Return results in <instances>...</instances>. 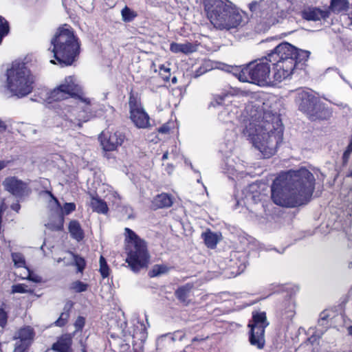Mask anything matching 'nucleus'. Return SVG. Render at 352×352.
<instances>
[{"label": "nucleus", "instance_id": "nucleus-37", "mask_svg": "<svg viewBox=\"0 0 352 352\" xmlns=\"http://www.w3.org/2000/svg\"><path fill=\"white\" fill-rule=\"evenodd\" d=\"M12 258L16 267L21 268L25 266L24 256L20 253H12Z\"/></svg>", "mask_w": 352, "mask_h": 352}, {"label": "nucleus", "instance_id": "nucleus-25", "mask_svg": "<svg viewBox=\"0 0 352 352\" xmlns=\"http://www.w3.org/2000/svg\"><path fill=\"white\" fill-rule=\"evenodd\" d=\"M221 234L212 232L210 230L202 234V238L208 248H214L221 239Z\"/></svg>", "mask_w": 352, "mask_h": 352}, {"label": "nucleus", "instance_id": "nucleus-18", "mask_svg": "<svg viewBox=\"0 0 352 352\" xmlns=\"http://www.w3.org/2000/svg\"><path fill=\"white\" fill-rule=\"evenodd\" d=\"M100 143L104 151H112L122 144L125 139L124 135L120 131L102 133L100 137Z\"/></svg>", "mask_w": 352, "mask_h": 352}, {"label": "nucleus", "instance_id": "nucleus-35", "mask_svg": "<svg viewBox=\"0 0 352 352\" xmlns=\"http://www.w3.org/2000/svg\"><path fill=\"white\" fill-rule=\"evenodd\" d=\"M22 272L19 273V276L22 279H29L35 283L41 281L38 276H32L30 270L26 266L22 267Z\"/></svg>", "mask_w": 352, "mask_h": 352}, {"label": "nucleus", "instance_id": "nucleus-11", "mask_svg": "<svg viewBox=\"0 0 352 352\" xmlns=\"http://www.w3.org/2000/svg\"><path fill=\"white\" fill-rule=\"evenodd\" d=\"M51 197L50 202L52 208H56L58 210L57 214L50 220L47 224L46 227L52 230H60L63 226L64 215H67L76 210V205L74 203H66L63 208L58 203V201L55 198L53 195L50 192H46Z\"/></svg>", "mask_w": 352, "mask_h": 352}, {"label": "nucleus", "instance_id": "nucleus-9", "mask_svg": "<svg viewBox=\"0 0 352 352\" xmlns=\"http://www.w3.org/2000/svg\"><path fill=\"white\" fill-rule=\"evenodd\" d=\"M93 100L89 98V104L74 100L71 104L61 108L60 116L65 121L70 123L71 127H82L83 123L90 120L94 116L91 107Z\"/></svg>", "mask_w": 352, "mask_h": 352}, {"label": "nucleus", "instance_id": "nucleus-1", "mask_svg": "<svg viewBox=\"0 0 352 352\" xmlns=\"http://www.w3.org/2000/svg\"><path fill=\"white\" fill-rule=\"evenodd\" d=\"M265 96L261 93L250 94V100L245 107L248 122L243 130V135L264 158L275 154L277 146L282 142L283 129L278 118L270 122Z\"/></svg>", "mask_w": 352, "mask_h": 352}, {"label": "nucleus", "instance_id": "nucleus-40", "mask_svg": "<svg viewBox=\"0 0 352 352\" xmlns=\"http://www.w3.org/2000/svg\"><path fill=\"white\" fill-rule=\"evenodd\" d=\"M88 285L80 280L72 283L71 288L76 292H82L87 289Z\"/></svg>", "mask_w": 352, "mask_h": 352}, {"label": "nucleus", "instance_id": "nucleus-30", "mask_svg": "<svg viewBox=\"0 0 352 352\" xmlns=\"http://www.w3.org/2000/svg\"><path fill=\"white\" fill-rule=\"evenodd\" d=\"M192 286L190 285H186L183 287H179L176 292L175 295L177 298L182 302H186L188 294L190 292Z\"/></svg>", "mask_w": 352, "mask_h": 352}, {"label": "nucleus", "instance_id": "nucleus-3", "mask_svg": "<svg viewBox=\"0 0 352 352\" xmlns=\"http://www.w3.org/2000/svg\"><path fill=\"white\" fill-rule=\"evenodd\" d=\"M56 60H51L52 64H60L61 66L71 65L78 56L80 43L74 35L72 28L64 25L59 28L51 40L49 49Z\"/></svg>", "mask_w": 352, "mask_h": 352}, {"label": "nucleus", "instance_id": "nucleus-34", "mask_svg": "<svg viewBox=\"0 0 352 352\" xmlns=\"http://www.w3.org/2000/svg\"><path fill=\"white\" fill-rule=\"evenodd\" d=\"M263 7H264L263 1H261L260 2L252 1V3H250L249 4L250 10L253 14H255L256 15H258V14L260 13V14H259L260 16H263V14L262 13L261 10V8H263Z\"/></svg>", "mask_w": 352, "mask_h": 352}, {"label": "nucleus", "instance_id": "nucleus-23", "mask_svg": "<svg viewBox=\"0 0 352 352\" xmlns=\"http://www.w3.org/2000/svg\"><path fill=\"white\" fill-rule=\"evenodd\" d=\"M240 96H248V93L236 89H230V91L228 93L222 94L218 95L214 102H212V105L215 104H223L226 101L230 102V98L232 97H240ZM232 102V100H230Z\"/></svg>", "mask_w": 352, "mask_h": 352}, {"label": "nucleus", "instance_id": "nucleus-46", "mask_svg": "<svg viewBox=\"0 0 352 352\" xmlns=\"http://www.w3.org/2000/svg\"><path fill=\"white\" fill-rule=\"evenodd\" d=\"M85 325V318L83 317L79 316L77 318L74 326L76 329V331L81 330Z\"/></svg>", "mask_w": 352, "mask_h": 352}, {"label": "nucleus", "instance_id": "nucleus-52", "mask_svg": "<svg viewBox=\"0 0 352 352\" xmlns=\"http://www.w3.org/2000/svg\"><path fill=\"white\" fill-rule=\"evenodd\" d=\"M348 332H349V334L352 336V327H349L348 328Z\"/></svg>", "mask_w": 352, "mask_h": 352}, {"label": "nucleus", "instance_id": "nucleus-16", "mask_svg": "<svg viewBox=\"0 0 352 352\" xmlns=\"http://www.w3.org/2000/svg\"><path fill=\"white\" fill-rule=\"evenodd\" d=\"M34 333L30 327L19 329L13 339L16 340L14 352H25L33 341Z\"/></svg>", "mask_w": 352, "mask_h": 352}, {"label": "nucleus", "instance_id": "nucleus-36", "mask_svg": "<svg viewBox=\"0 0 352 352\" xmlns=\"http://www.w3.org/2000/svg\"><path fill=\"white\" fill-rule=\"evenodd\" d=\"M168 268L164 265H155L149 272L151 277L160 276L168 272Z\"/></svg>", "mask_w": 352, "mask_h": 352}, {"label": "nucleus", "instance_id": "nucleus-13", "mask_svg": "<svg viewBox=\"0 0 352 352\" xmlns=\"http://www.w3.org/2000/svg\"><path fill=\"white\" fill-rule=\"evenodd\" d=\"M273 75L275 84L290 78L296 67L294 59L272 60Z\"/></svg>", "mask_w": 352, "mask_h": 352}, {"label": "nucleus", "instance_id": "nucleus-5", "mask_svg": "<svg viewBox=\"0 0 352 352\" xmlns=\"http://www.w3.org/2000/svg\"><path fill=\"white\" fill-rule=\"evenodd\" d=\"M269 56L263 57L248 64L240 71L235 67L228 66V72H234L241 82H248L260 87H269L275 85L273 72H271Z\"/></svg>", "mask_w": 352, "mask_h": 352}, {"label": "nucleus", "instance_id": "nucleus-49", "mask_svg": "<svg viewBox=\"0 0 352 352\" xmlns=\"http://www.w3.org/2000/svg\"><path fill=\"white\" fill-rule=\"evenodd\" d=\"M10 163V161L9 160H1L0 161V170L6 168L9 164Z\"/></svg>", "mask_w": 352, "mask_h": 352}, {"label": "nucleus", "instance_id": "nucleus-48", "mask_svg": "<svg viewBox=\"0 0 352 352\" xmlns=\"http://www.w3.org/2000/svg\"><path fill=\"white\" fill-rule=\"evenodd\" d=\"M170 131V128L168 125L164 124L158 129V131L161 133H167Z\"/></svg>", "mask_w": 352, "mask_h": 352}, {"label": "nucleus", "instance_id": "nucleus-24", "mask_svg": "<svg viewBox=\"0 0 352 352\" xmlns=\"http://www.w3.org/2000/svg\"><path fill=\"white\" fill-rule=\"evenodd\" d=\"M170 50L173 53L190 54L197 50V47L192 43L186 42L184 43H172Z\"/></svg>", "mask_w": 352, "mask_h": 352}, {"label": "nucleus", "instance_id": "nucleus-17", "mask_svg": "<svg viewBox=\"0 0 352 352\" xmlns=\"http://www.w3.org/2000/svg\"><path fill=\"white\" fill-rule=\"evenodd\" d=\"M296 47L289 43H282L268 54L270 60H286L294 59Z\"/></svg>", "mask_w": 352, "mask_h": 352}, {"label": "nucleus", "instance_id": "nucleus-59", "mask_svg": "<svg viewBox=\"0 0 352 352\" xmlns=\"http://www.w3.org/2000/svg\"><path fill=\"white\" fill-rule=\"evenodd\" d=\"M350 176H351V177H352V171H351V173H350Z\"/></svg>", "mask_w": 352, "mask_h": 352}, {"label": "nucleus", "instance_id": "nucleus-47", "mask_svg": "<svg viewBox=\"0 0 352 352\" xmlns=\"http://www.w3.org/2000/svg\"><path fill=\"white\" fill-rule=\"evenodd\" d=\"M286 316L292 318L294 314V304L293 302H289L288 310L285 311Z\"/></svg>", "mask_w": 352, "mask_h": 352}, {"label": "nucleus", "instance_id": "nucleus-50", "mask_svg": "<svg viewBox=\"0 0 352 352\" xmlns=\"http://www.w3.org/2000/svg\"><path fill=\"white\" fill-rule=\"evenodd\" d=\"M20 208H21V207H20V205H19V204H17V203H16V204H12V205L11 206V208H12L13 210H14V211H16V212H19V210Z\"/></svg>", "mask_w": 352, "mask_h": 352}, {"label": "nucleus", "instance_id": "nucleus-32", "mask_svg": "<svg viewBox=\"0 0 352 352\" xmlns=\"http://www.w3.org/2000/svg\"><path fill=\"white\" fill-rule=\"evenodd\" d=\"M310 56V52L307 50H302L296 48V53H295L294 60L296 61V65L298 63L305 62L308 60Z\"/></svg>", "mask_w": 352, "mask_h": 352}, {"label": "nucleus", "instance_id": "nucleus-8", "mask_svg": "<svg viewBox=\"0 0 352 352\" xmlns=\"http://www.w3.org/2000/svg\"><path fill=\"white\" fill-rule=\"evenodd\" d=\"M72 98L79 102L89 104V98L86 96L83 87L75 76H66L48 94V102L61 101Z\"/></svg>", "mask_w": 352, "mask_h": 352}, {"label": "nucleus", "instance_id": "nucleus-53", "mask_svg": "<svg viewBox=\"0 0 352 352\" xmlns=\"http://www.w3.org/2000/svg\"><path fill=\"white\" fill-rule=\"evenodd\" d=\"M0 128H5V124L1 120H0Z\"/></svg>", "mask_w": 352, "mask_h": 352}, {"label": "nucleus", "instance_id": "nucleus-21", "mask_svg": "<svg viewBox=\"0 0 352 352\" xmlns=\"http://www.w3.org/2000/svg\"><path fill=\"white\" fill-rule=\"evenodd\" d=\"M331 116V110L326 107L324 103L319 101L309 116V119L312 121L328 120L330 119Z\"/></svg>", "mask_w": 352, "mask_h": 352}, {"label": "nucleus", "instance_id": "nucleus-27", "mask_svg": "<svg viewBox=\"0 0 352 352\" xmlns=\"http://www.w3.org/2000/svg\"><path fill=\"white\" fill-rule=\"evenodd\" d=\"M173 204L172 198L166 193L158 195L155 197L153 204L155 208L170 207Z\"/></svg>", "mask_w": 352, "mask_h": 352}, {"label": "nucleus", "instance_id": "nucleus-58", "mask_svg": "<svg viewBox=\"0 0 352 352\" xmlns=\"http://www.w3.org/2000/svg\"><path fill=\"white\" fill-rule=\"evenodd\" d=\"M197 338H193V340H192V341H193V342H194V341H197Z\"/></svg>", "mask_w": 352, "mask_h": 352}, {"label": "nucleus", "instance_id": "nucleus-26", "mask_svg": "<svg viewBox=\"0 0 352 352\" xmlns=\"http://www.w3.org/2000/svg\"><path fill=\"white\" fill-rule=\"evenodd\" d=\"M69 231L71 236L78 241H80L84 237L83 230H82L79 222L76 220L70 221L69 225Z\"/></svg>", "mask_w": 352, "mask_h": 352}, {"label": "nucleus", "instance_id": "nucleus-10", "mask_svg": "<svg viewBox=\"0 0 352 352\" xmlns=\"http://www.w3.org/2000/svg\"><path fill=\"white\" fill-rule=\"evenodd\" d=\"M265 312H253L252 319L248 324L250 328L249 341L251 345L258 349L265 346V329L268 326Z\"/></svg>", "mask_w": 352, "mask_h": 352}, {"label": "nucleus", "instance_id": "nucleus-57", "mask_svg": "<svg viewBox=\"0 0 352 352\" xmlns=\"http://www.w3.org/2000/svg\"><path fill=\"white\" fill-rule=\"evenodd\" d=\"M82 352H86V350H85V347H83V348L82 349Z\"/></svg>", "mask_w": 352, "mask_h": 352}, {"label": "nucleus", "instance_id": "nucleus-44", "mask_svg": "<svg viewBox=\"0 0 352 352\" xmlns=\"http://www.w3.org/2000/svg\"><path fill=\"white\" fill-rule=\"evenodd\" d=\"M8 315L3 309H0V326L3 327L7 324Z\"/></svg>", "mask_w": 352, "mask_h": 352}, {"label": "nucleus", "instance_id": "nucleus-20", "mask_svg": "<svg viewBox=\"0 0 352 352\" xmlns=\"http://www.w3.org/2000/svg\"><path fill=\"white\" fill-rule=\"evenodd\" d=\"M329 16L328 9L322 10L316 7L307 8L302 12V18L307 21H320L327 19Z\"/></svg>", "mask_w": 352, "mask_h": 352}, {"label": "nucleus", "instance_id": "nucleus-45", "mask_svg": "<svg viewBox=\"0 0 352 352\" xmlns=\"http://www.w3.org/2000/svg\"><path fill=\"white\" fill-rule=\"evenodd\" d=\"M352 152V138L350 141L349 144L348 145L346 150L344 151L343 154V160L344 162H346L349 158L350 154Z\"/></svg>", "mask_w": 352, "mask_h": 352}, {"label": "nucleus", "instance_id": "nucleus-39", "mask_svg": "<svg viewBox=\"0 0 352 352\" xmlns=\"http://www.w3.org/2000/svg\"><path fill=\"white\" fill-rule=\"evenodd\" d=\"M100 272L103 278H107L109 274V268L102 256L100 258Z\"/></svg>", "mask_w": 352, "mask_h": 352}, {"label": "nucleus", "instance_id": "nucleus-31", "mask_svg": "<svg viewBox=\"0 0 352 352\" xmlns=\"http://www.w3.org/2000/svg\"><path fill=\"white\" fill-rule=\"evenodd\" d=\"M121 15L124 22H130L137 16V13L129 7L125 6L121 11Z\"/></svg>", "mask_w": 352, "mask_h": 352}, {"label": "nucleus", "instance_id": "nucleus-22", "mask_svg": "<svg viewBox=\"0 0 352 352\" xmlns=\"http://www.w3.org/2000/svg\"><path fill=\"white\" fill-rule=\"evenodd\" d=\"M72 335L65 334L52 345V349L58 352H71Z\"/></svg>", "mask_w": 352, "mask_h": 352}, {"label": "nucleus", "instance_id": "nucleus-42", "mask_svg": "<svg viewBox=\"0 0 352 352\" xmlns=\"http://www.w3.org/2000/svg\"><path fill=\"white\" fill-rule=\"evenodd\" d=\"M160 74L164 80H168L170 76V69L169 67L164 65H160L159 67Z\"/></svg>", "mask_w": 352, "mask_h": 352}, {"label": "nucleus", "instance_id": "nucleus-14", "mask_svg": "<svg viewBox=\"0 0 352 352\" xmlns=\"http://www.w3.org/2000/svg\"><path fill=\"white\" fill-rule=\"evenodd\" d=\"M5 190L16 198H22L30 192L28 183L15 176H10L5 178L2 182Z\"/></svg>", "mask_w": 352, "mask_h": 352}, {"label": "nucleus", "instance_id": "nucleus-38", "mask_svg": "<svg viewBox=\"0 0 352 352\" xmlns=\"http://www.w3.org/2000/svg\"><path fill=\"white\" fill-rule=\"evenodd\" d=\"M9 32V25L8 22L0 16V43L3 36L8 34Z\"/></svg>", "mask_w": 352, "mask_h": 352}, {"label": "nucleus", "instance_id": "nucleus-15", "mask_svg": "<svg viewBox=\"0 0 352 352\" xmlns=\"http://www.w3.org/2000/svg\"><path fill=\"white\" fill-rule=\"evenodd\" d=\"M295 101L298 109L309 118L319 100L311 92L298 89L296 92Z\"/></svg>", "mask_w": 352, "mask_h": 352}, {"label": "nucleus", "instance_id": "nucleus-55", "mask_svg": "<svg viewBox=\"0 0 352 352\" xmlns=\"http://www.w3.org/2000/svg\"><path fill=\"white\" fill-rule=\"evenodd\" d=\"M172 82H174V83L177 82V79H176V78H175V77H174V78L172 79Z\"/></svg>", "mask_w": 352, "mask_h": 352}, {"label": "nucleus", "instance_id": "nucleus-54", "mask_svg": "<svg viewBox=\"0 0 352 352\" xmlns=\"http://www.w3.org/2000/svg\"><path fill=\"white\" fill-rule=\"evenodd\" d=\"M184 333L182 334L179 338V340H182L183 339V338L184 337Z\"/></svg>", "mask_w": 352, "mask_h": 352}, {"label": "nucleus", "instance_id": "nucleus-7", "mask_svg": "<svg viewBox=\"0 0 352 352\" xmlns=\"http://www.w3.org/2000/svg\"><path fill=\"white\" fill-rule=\"evenodd\" d=\"M124 235L128 250L126 261L133 272H138L148 264L149 256L145 242L128 228H125Z\"/></svg>", "mask_w": 352, "mask_h": 352}, {"label": "nucleus", "instance_id": "nucleus-6", "mask_svg": "<svg viewBox=\"0 0 352 352\" xmlns=\"http://www.w3.org/2000/svg\"><path fill=\"white\" fill-rule=\"evenodd\" d=\"M6 77V87L12 95L21 98L32 91L33 77L25 63L13 62Z\"/></svg>", "mask_w": 352, "mask_h": 352}, {"label": "nucleus", "instance_id": "nucleus-28", "mask_svg": "<svg viewBox=\"0 0 352 352\" xmlns=\"http://www.w3.org/2000/svg\"><path fill=\"white\" fill-rule=\"evenodd\" d=\"M90 205L93 210L98 213L107 214L108 212L106 202L98 197H92Z\"/></svg>", "mask_w": 352, "mask_h": 352}, {"label": "nucleus", "instance_id": "nucleus-2", "mask_svg": "<svg viewBox=\"0 0 352 352\" xmlns=\"http://www.w3.org/2000/svg\"><path fill=\"white\" fill-rule=\"evenodd\" d=\"M315 178L306 168L279 175L272 186V199L278 206L293 208L307 203L314 190Z\"/></svg>", "mask_w": 352, "mask_h": 352}, {"label": "nucleus", "instance_id": "nucleus-43", "mask_svg": "<svg viewBox=\"0 0 352 352\" xmlns=\"http://www.w3.org/2000/svg\"><path fill=\"white\" fill-rule=\"evenodd\" d=\"M69 314L68 311L63 312L58 319L55 322V324L58 327H63L66 324L69 318Z\"/></svg>", "mask_w": 352, "mask_h": 352}, {"label": "nucleus", "instance_id": "nucleus-33", "mask_svg": "<svg viewBox=\"0 0 352 352\" xmlns=\"http://www.w3.org/2000/svg\"><path fill=\"white\" fill-rule=\"evenodd\" d=\"M34 292V290L30 287H28L27 285L24 284H16L13 285L12 286V293H19V294H25V293H30L32 294Z\"/></svg>", "mask_w": 352, "mask_h": 352}, {"label": "nucleus", "instance_id": "nucleus-41", "mask_svg": "<svg viewBox=\"0 0 352 352\" xmlns=\"http://www.w3.org/2000/svg\"><path fill=\"white\" fill-rule=\"evenodd\" d=\"M69 254L74 258L75 265L78 268V271L81 272L85 267V259L83 258L78 256L77 255H75L72 253H70Z\"/></svg>", "mask_w": 352, "mask_h": 352}, {"label": "nucleus", "instance_id": "nucleus-29", "mask_svg": "<svg viewBox=\"0 0 352 352\" xmlns=\"http://www.w3.org/2000/svg\"><path fill=\"white\" fill-rule=\"evenodd\" d=\"M349 2L347 0H331L330 8L333 12H340L347 9Z\"/></svg>", "mask_w": 352, "mask_h": 352}, {"label": "nucleus", "instance_id": "nucleus-51", "mask_svg": "<svg viewBox=\"0 0 352 352\" xmlns=\"http://www.w3.org/2000/svg\"><path fill=\"white\" fill-rule=\"evenodd\" d=\"M168 153H167V152H166V153H165L163 155V156H162V159H163V160H166V159H167V158H168Z\"/></svg>", "mask_w": 352, "mask_h": 352}, {"label": "nucleus", "instance_id": "nucleus-56", "mask_svg": "<svg viewBox=\"0 0 352 352\" xmlns=\"http://www.w3.org/2000/svg\"><path fill=\"white\" fill-rule=\"evenodd\" d=\"M61 261H62V259H61V258H58V259L57 260V263H60Z\"/></svg>", "mask_w": 352, "mask_h": 352}, {"label": "nucleus", "instance_id": "nucleus-19", "mask_svg": "<svg viewBox=\"0 0 352 352\" xmlns=\"http://www.w3.org/2000/svg\"><path fill=\"white\" fill-rule=\"evenodd\" d=\"M265 185L260 183H253L249 185L244 191L247 201H252L254 203L261 201L264 197Z\"/></svg>", "mask_w": 352, "mask_h": 352}, {"label": "nucleus", "instance_id": "nucleus-12", "mask_svg": "<svg viewBox=\"0 0 352 352\" xmlns=\"http://www.w3.org/2000/svg\"><path fill=\"white\" fill-rule=\"evenodd\" d=\"M129 106L130 120L137 128L146 129L151 126L149 116L139 100L131 96Z\"/></svg>", "mask_w": 352, "mask_h": 352}, {"label": "nucleus", "instance_id": "nucleus-4", "mask_svg": "<svg viewBox=\"0 0 352 352\" xmlns=\"http://www.w3.org/2000/svg\"><path fill=\"white\" fill-rule=\"evenodd\" d=\"M205 10L211 23L220 30L235 28L245 23V14L230 2L204 0Z\"/></svg>", "mask_w": 352, "mask_h": 352}]
</instances>
